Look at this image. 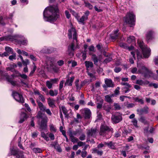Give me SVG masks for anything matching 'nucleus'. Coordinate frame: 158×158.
<instances>
[{
	"instance_id": "nucleus-1",
	"label": "nucleus",
	"mask_w": 158,
	"mask_h": 158,
	"mask_svg": "<svg viewBox=\"0 0 158 158\" xmlns=\"http://www.w3.org/2000/svg\"><path fill=\"white\" fill-rule=\"evenodd\" d=\"M59 10L57 5L50 6L45 8L44 13V19L45 21L53 23L59 17Z\"/></svg>"
},
{
	"instance_id": "nucleus-2",
	"label": "nucleus",
	"mask_w": 158,
	"mask_h": 158,
	"mask_svg": "<svg viewBox=\"0 0 158 158\" xmlns=\"http://www.w3.org/2000/svg\"><path fill=\"white\" fill-rule=\"evenodd\" d=\"M45 112L49 116H51L52 114L50 110L47 108L42 103L40 102V129L45 130L46 129L47 123L48 121V118Z\"/></svg>"
},
{
	"instance_id": "nucleus-3",
	"label": "nucleus",
	"mask_w": 158,
	"mask_h": 158,
	"mask_svg": "<svg viewBox=\"0 0 158 158\" xmlns=\"http://www.w3.org/2000/svg\"><path fill=\"white\" fill-rule=\"evenodd\" d=\"M72 35L74 43H75L74 40H75L76 43V47H75V49L77 48H78L79 47L78 45V43L77 40V35L76 30L73 27H72L68 30V36L69 39L72 38Z\"/></svg>"
},
{
	"instance_id": "nucleus-4",
	"label": "nucleus",
	"mask_w": 158,
	"mask_h": 158,
	"mask_svg": "<svg viewBox=\"0 0 158 158\" xmlns=\"http://www.w3.org/2000/svg\"><path fill=\"white\" fill-rule=\"evenodd\" d=\"M139 46L142 49L143 57L144 58H148L150 55L151 50L148 47L144 45L143 42L139 43Z\"/></svg>"
},
{
	"instance_id": "nucleus-5",
	"label": "nucleus",
	"mask_w": 158,
	"mask_h": 158,
	"mask_svg": "<svg viewBox=\"0 0 158 158\" xmlns=\"http://www.w3.org/2000/svg\"><path fill=\"white\" fill-rule=\"evenodd\" d=\"M124 19L125 22L130 24L131 27L135 25V16L132 13H128Z\"/></svg>"
},
{
	"instance_id": "nucleus-6",
	"label": "nucleus",
	"mask_w": 158,
	"mask_h": 158,
	"mask_svg": "<svg viewBox=\"0 0 158 158\" xmlns=\"http://www.w3.org/2000/svg\"><path fill=\"white\" fill-rule=\"evenodd\" d=\"M112 129L110 127L107 126L105 124H101L100 128L99 134L103 136H105Z\"/></svg>"
},
{
	"instance_id": "nucleus-7",
	"label": "nucleus",
	"mask_w": 158,
	"mask_h": 158,
	"mask_svg": "<svg viewBox=\"0 0 158 158\" xmlns=\"http://www.w3.org/2000/svg\"><path fill=\"white\" fill-rule=\"evenodd\" d=\"M10 154H9V156L13 155L16 156V158H24V155L23 154V152H19L18 149H10Z\"/></svg>"
},
{
	"instance_id": "nucleus-8",
	"label": "nucleus",
	"mask_w": 158,
	"mask_h": 158,
	"mask_svg": "<svg viewBox=\"0 0 158 158\" xmlns=\"http://www.w3.org/2000/svg\"><path fill=\"white\" fill-rule=\"evenodd\" d=\"M111 119L114 123H119L122 120V114L117 112L112 116Z\"/></svg>"
},
{
	"instance_id": "nucleus-9",
	"label": "nucleus",
	"mask_w": 158,
	"mask_h": 158,
	"mask_svg": "<svg viewBox=\"0 0 158 158\" xmlns=\"http://www.w3.org/2000/svg\"><path fill=\"white\" fill-rule=\"evenodd\" d=\"M56 61V60L54 57L50 56L46 57L45 62L48 68L52 67Z\"/></svg>"
},
{
	"instance_id": "nucleus-10",
	"label": "nucleus",
	"mask_w": 158,
	"mask_h": 158,
	"mask_svg": "<svg viewBox=\"0 0 158 158\" xmlns=\"http://www.w3.org/2000/svg\"><path fill=\"white\" fill-rule=\"evenodd\" d=\"M12 95L14 98L17 101L22 103H24V99L21 94H19L16 92L13 91Z\"/></svg>"
},
{
	"instance_id": "nucleus-11",
	"label": "nucleus",
	"mask_w": 158,
	"mask_h": 158,
	"mask_svg": "<svg viewBox=\"0 0 158 158\" xmlns=\"http://www.w3.org/2000/svg\"><path fill=\"white\" fill-rule=\"evenodd\" d=\"M81 112L85 119H88L90 118L91 112L89 108H85L82 109L81 110Z\"/></svg>"
},
{
	"instance_id": "nucleus-12",
	"label": "nucleus",
	"mask_w": 158,
	"mask_h": 158,
	"mask_svg": "<svg viewBox=\"0 0 158 158\" xmlns=\"http://www.w3.org/2000/svg\"><path fill=\"white\" fill-rule=\"evenodd\" d=\"M121 84L123 86H124L122 88V90H123L124 92L126 94L127 93L130 91V89L131 87V85L129 84L127 82H121Z\"/></svg>"
},
{
	"instance_id": "nucleus-13",
	"label": "nucleus",
	"mask_w": 158,
	"mask_h": 158,
	"mask_svg": "<svg viewBox=\"0 0 158 158\" xmlns=\"http://www.w3.org/2000/svg\"><path fill=\"white\" fill-rule=\"evenodd\" d=\"M97 129L96 128H92L88 131L87 133V136L88 138L91 136L94 137L96 136Z\"/></svg>"
},
{
	"instance_id": "nucleus-14",
	"label": "nucleus",
	"mask_w": 158,
	"mask_h": 158,
	"mask_svg": "<svg viewBox=\"0 0 158 158\" xmlns=\"http://www.w3.org/2000/svg\"><path fill=\"white\" fill-rule=\"evenodd\" d=\"M143 76L147 78H149L153 76V78L154 79L157 80L158 79V76L156 75H154L153 73L149 70L144 73Z\"/></svg>"
},
{
	"instance_id": "nucleus-15",
	"label": "nucleus",
	"mask_w": 158,
	"mask_h": 158,
	"mask_svg": "<svg viewBox=\"0 0 158 158\" xmlns=\"http://www.w3.org/2000/svg\"><path fill=\"white\" fill-rule=\"evenodd\" d=\"M75 50L74 42L72 43L68 47V52L69 54L71 56L73 55V52Z\"/></svg>"
},
{
	"instance_id": "nucleus-16",
	"label": "nucleus",
	"mask_w": 158,
	"mask_h": 158,
	"mask_svg": "<svg viewBox=\"0 0 158 158\" xmlns=\"http://www.w3.org/2000/svg\"><path fill=\"white\" fill-rule=\"evenodd\" d=\"M16 38H21V36L18 35L13 36L9 35L7 36H4L3 38L6 40H9L12 41L14 40H15Z\"/></svg>"
},
{
	"instance_id": "nucleus-17",
	"label": "nucleus",
	"mask_w": 158,
	"mask_h": 158,
	"mask_svg": "<svg viewBox=\"0 0 158 158\" xmlns=\"http://www.w3.org/2000/svg\"><path fill=\"white\" fill-rule=\"evenodd\" d=\"M81 132H82V130L77 129L75 131H70L69 132V135L70 137L78 135H80Z\"/></svg>"
},
{
	"instance_id": "nucleus-18",
	"label": "nucleus",
	"mask_w": 158,
	"mask_h": 158,
	"mask_svg": "<svg viewBox=\"0 0 158 158\" xmlns=\"http://www.w3.org/2000/svg\"><path fill=\"white\" fill-rule=\"evenodd\" d=\"M118 30L117 29L116 30L114 31L110 35V36L111 39L113 40H114L117 39L118 35Z\"/></svg>"
},
{
	"instance_id": "nucleus-19",
	"label": "nucleus",
	"mask_w": 158,
	"mask_h": 158,
	"mask_svg": "<svg viewBox=\"0 0 158 158\" xmlns=\"http://www.w3.org/2000/svg\"><path fill=\"white\" fill-rule=\"evenodd\" d=\"M76 15L77 16H75V18L78 22L80 24H85V21L87 19H86L85 17L83 15L81 18L79 19V17L78 16V15L77 14H76Z\"/></svg>"
},
{
	"instance_id": "nucleus-20",
	"label": "nucleus",
	"mask_w": 158,
	"mask_h": 158,
	"mask_svg": "<svg viewBox=\"0 0 158 158\" xmlns=\"http://www.w3.org/2000/svg\"><path fill=\"white\" fill-rule=\"evenodd\" d=\"M153 32L152 31H148L146 34V38L147 41H149L153 38Z\"/></svg>"
},
{
	"instance_id": "nucleus-21",
	"label": "nucleus",
	"mask_w": 158,
	"mask_h": 158,
	"mask_svg": "<svg viewBox=\"0 0 158 158\" xmlns=\"http://www.w3.org/2000/svg\"><path fill=\"white\" fill-rule=\"evenodd\" d=\"M105 84L108 87H113L114 86V85L111 79L106 78L105 80Z\"/></svg>"
},
{
	"instance_id": "nucleus-22",
	"label": "nucleus",
	"mask_w": 158,
	"mask_h": 158,
	"mask_svg": "<svg viewBox=\"0 0 158 158\" xmlns=\"http://www.w3.org/2000/svg\"><path fill=\"white\" fill-rule=\"evenodd\" d=\"M27 118V114L25 112H22L20 117V119L19 122V123H22Z\"/></svg>"
},
{
	"instance_id": "nucleus-23",
	"label": "nucleus",
	"mask_w": 158,
	"mask_h": 158,
	"mask_svg": "<svg viewBox=\"0 0 158 158\" xmlns=\"http://www.w3.org/2000/svg\"><path fill=\"white\" fill-rule=\"evenodd\" d=\"M136 84L140 85H146L149 84V82L147 80L143 81L141 79H138L136 81Z\"/></svg>"
},
{
	"instance_id": "nucleus-24",
	"label": "nucleus",
	"mask_w": 158,
	"mask_h": 158,
	"mask_svg": "<svg viewBox=\"0 0 158 158\" xmlns=\"http://www.w3.org/2000/svg\"><path fill=\"white\" fill-rule=\"evenodd\" d=\"M85 64L87 71H89L91 68H93L94 66L93 62L89 61H85Z\"/></svg>"
},
{
	"instance_id": "nucleus-25",
	"label": "nucleus",
	"mask_w": 158,
	"mask_h": 158,
	"mask_svg": "<svg viewBox=\"0 0 158 158\" xmlns=\"http://www.w3.org/2000/svg\"><path fill=\"white\" fill-rule=\"evenodd\" d=\"M74 78L75 77L74 76H73L70 78H68L67 79L64 84L65 85L72 86V82L74 80Z\"/></svg>"
},
{
	"instance_id": "nucleus-26",
	"label": "nucleus",
	"mask_w": 158,
	"mask_h": 158,
	"mask_svg": "<svg viewBox=\"0 0 158 158\" xmlns=\"http://www.w3.org/2000/svg\"><path fill=\"white\" fill-rule=\"evenodd\" d=\"M55 102V100L54 99L49 98L48 100V104L49 106L52 108L56 107Z\"/></svg>"
},
{
	"instance_id": "nucleus-27",
	"label": "nucleus",
	"mask_w": 158,
	"mask_h": 158,
	"mask_svg": "<svg viewBox=\"0 0 158 158\" xmlns=\"http://www.w3.org/2000/svg\"><path fill=\"white\" fill-rule=\"evenodd\" d=\"M114 97V94L106 95L105 97V100L108 102L112 103L113 102V100L111 98Z\"/></svg>"
},
{
	"instance_id": "nucleus-28",
	"label": "nucleus",
	"mask_w": 158,
	"mask_h": 158,
	"mask_svg": "<svg viewBox=\"0 0 158 158\" xmlns=\"http://www.w3.org/2000/svg\"><path fill=\"white\" fill-rule=\"evenodd\" d=\"M105 144L107 145L110 148L113 149H115L114 146L115 143L112 141H110L109 142H105Z\"/></svg>"
},
{
	"instance_id": "nucleus-29",
	"label": "nucleus",
	"mask_w": 158,
	"mask_h": 158,
	"mask_svg": "<svg viewBox=\"0 0 158 158\" xmlns=\"http://www.w3.org/2000/svg\"><path fill=\"white\" fill-rule=\"evenodd\" d=\"M92 56V59L93 61L94 64L96 65H98V63L99 61H100L99 59H98V57L96 55L94 54H93Z\"/></svg>"
},
{
	"instance_id": "nucleus-30",
	"label": "nucleus",
	"mask_w": 158,
	"mask_h": 158,
	"mask_svg": "<svg viewBox=\"0 0 158 158\" xmlns=\"http://www.w3.org/2000/svg\"><path fill=\"white\" fill-rule=\"evenodd\" d=\"M148 69L145 66H143L141 67V69L138 70V72L140 73H141L143 75L144 73L146 72Z\"/></svg>"
},
{
	"instance_id": "nucleus-31",
	"label": "nucleus",
	"mask_w": 158,
	"mask_h": 158,
	"mask_svg": "<svg viewBox=\"0 0 158 158\" xmlns=\"http://www.w3.org/2000/svg\"><path fill=\"white\" fill-rule=\"evenodd\" d=\"M61 109L62 111L65 115V117L66 118H68L69 117V114L68 113V111L65 107L64 106H62L61 107Z\"/></svg>"
},
{
	"instance_id": "nucleus-32",
	"label": "nucleus",
	"mask_w": 158,
	"mask_h": 158,
	"mask_svg": "<svg viewBox=\"0 0 158 158\" xmlns=\"http://www.w3.org/2000/svg\"><path fill=\"white\" fill-rule=\"evenodd\" d=\"M88 49L89 51V54L90 55L93 54L91 52H95V48L93 45L89 46L88 48Z\"/></svg>"
},
{
	"instance_id": "nucleus-33",
	"label": "nucleus",
	"mask_w": 158,
	"mask_h": 158,
	"mask_svg": "<svg viewBox=\"0 0 158 158\" xmlns=\"http://www.w3.org/2000/svg\"><path fill=\"white\" fill-rule=\"evenodd\" d=\"M1 73V76L2 78H5L7 81L8 79L10 78L9 76L8 75L7 73L0 71V73Z\"/></svg>"
},
{
	"instance_id": "nucleus-34",
	"label": "nucleus",
	"mask_w": 158,
	"mask_h": 158,
	"mask_svg": "<svg viewBox=\"0 0 158 158\" xmlns=\"http://www.w3.org/2000/svg\"><path fill=\"white\" fill-rule=\"evenodd\" d=\"M54 148L57 150V151L59 152H62V149L59 145L57 143H55L53 145Z\"/></svg>"
},
{
	"instance_id": "nucleus-35",
	"label": "nucleus",
	"mask_w": 158,
	"mask_h": 158,
	"mask_svg": "<svg viewBox=\"0 0 158 158\" xmlns=\"http://www.w3.org/2000/svg\"><path fill=\"white\" fill-rule=\"evenodd\" d=\"M58 94V91L57 90H54L53 91L52 90H50L49 92V94L52 96H56Z\"/></svg>"
},
{
	"instance_id": "nucleus-36",
	"label": "nucleus",
	"mask_w": 158,
	"mask_h": 158,
	"mask_svg": "<svg viewBox=\"0 0 158 158\" xmlns=\"http://www.w3.org/2000/svg\"><path fill=\"white\" fill-rule=\"evenodd\" d=\"M7 81L13 86H18L19 85L16 81L12 80L10 78L8 79Z\"/></svg>"
},
{
	"instance_id": "nucleus-37",
	"label": "nucleus",
	"mask_w": 158,
	"mask_h": 158,
	"mask_svg": "<svg viewBox=\"0 0 158 158\" xmlns=\"http://www.w3.org/2000/svg\"><path fill=\"white\" fill-rule=\"evenodd\" d=\"M135 37L133 36H129L128 37L127 41L128 43H131L135 40Z\"/></svg>"
},
{
	"instance_id": "nucleus-38",
	"label": "nucleus",
	"mask_w": 158,
	"mask_h": 158,
	"mask_svg": "<svg viewBox=\"0 0 158 158\" xmlns=\"http://www.w3.org/2000/svg\"><path fill=\"white\" fill-rule=\"evenodd\" d=\"M5 50L9 54L13 53V49L9 47H5Z\"/></svg>"
},
{
	"instance_id": "nucleus-39",
	"label": "nucleus",
	"mask_w": 158,
	"mask_h": 158,
	"mask_svg": "<svg viewBox=\"0 0 158 158\" xmlns=\"http://www.w3.org/2000/svg\"><path fill=\"white\" fill-rule=\"evenodd\" d=\"M19 44H21L23 45H26L27 44V40H24L22 41L21 40H19L18 41Z\"/></svg>"
},
{
	"instance_id": "nucleus-40",
	"label": "nucleus",
	"mask_w": 158,
	"mask_h": 158,
	"mask_svg": "<svg viewBox=\"0 0 158 158\" xmlns=\"http://www.w3.org/2000/svg\"><path fill=\"white\" fill-rule=\"evenodd\" d=\"M84 1V3L85 5V6L89 8L90 9H92L93 8V6L89 3L88 2H86L85 0H83Z\"/></svg>"
},
{
	"instance_id": "nucleus-41",
	"label": "nucleus",
	"mask_w": 158,
	"mask_h": 158,
	"mask_svg": "<svg viewBox=\"0 0 158 158\" xmlns=\"http://www.w3.org/2000/svg\"><path fill=\"white\" fill-rule=\"evenodd\" d=\"M80 136L79 138V139L81 141L84 140L85 139V135L82 132H81Z\"/></svg>"
},
{
	"instance_id": "nucleus-42",
	"label": "nucleus",
	"mask_w": 158,
	"mask_h": 158,
	"mask_svg": "<svg viewBox=\"0 0 158 158\" xmlns=\"http://www.w3.org/2000/svg\"><path fill=\"white\" fill-rule=\"evenodd\" d=\"M112 60V58L111 57H108L104 60L103 63H107L111 61Z\"/></svg>"
},
{
	"instance_id": "nucleus-43",
	"label": "nucleus",
	"mask_w": 158,
	"mask_h": 158,
	"mask_svg": "<svg viewBox=\"0 0 158 158\" xmlns=\"http://www.w3.org/2000/svg\"><path fill=\"white\" fill-rule=\"evenodd\" d=\"M120 87H118L115 89V90L114 91V96H116L118 95L119 94V90Z\"/></svg>"
},
{
	"instance_id": "nucleus-44",
	"label": "nucleus",
	"mask_w": 158,
	"mask_h": 158,
	"mask_svg": "<svg viewBox=\"0 0 158 158\" xmlns=\"http://www.w3.org/2000/svg\"><path fill=\"white\" fill-rule=\"evenodd\" d=\"M46 85L48 89H50L52 88V84L50 81H47L46 82Z\"/></svg>"
},
{
	"instance_id": "nucleus-45",
	"label": "nucleus",
	"mask_w": 158,
	"mask_h": 158,
	"mask_svg": "<svg viewBox=\"0 0 158 158\" xmlns=\"http://www.w3.org/2000/svg\"><path fill=\"white\" fill-rule=\"evenodd\" d=\"M50 130L51 131L55 132L56 129L53 124H50L49 125Z\"/></svg>"
},
{
	"instance_id": "nucleus-46",
	"label": "nucleus",
	"mask_w": 158,
	"mask_h": 158,
	"mask_svg": "<svg viewBox=\"0 0 158 158\" xmlns=\"http://www.w3.org/2000/svg\"><path fill=\"white\" fill-rule=\"evenodd\" d=\"M119 46L120 47L127 49V44L124 43H120L119 44Z\"/></svg>"
},
{
	"instance_id": "nucleus-47",
	"label": "nucleus",
	"mask_w": 158,
	"mask_h": 158,
	"mask_svg": "<svg viewBox=\"0 0 158 158\" xmlns=\"http://www.w3.org/2000/svg\"><path fill=\"white\" fill-rule=\"evenodd\" d=\"M71 139V141L73 143L77 142L78 141V139L74 136L70 137Z\"/></svg>"
},
{
	"instance_id": "nucleus-48",
	"label": "nucleus",
	"mask_w": 158,
	"mask_h": 158,
	"mask_svg": "<svg viewBox=\"0 0 158 158\" xmlns=\"http://www.w3.org/2000/svg\"><path fill=\"white\" fill-rule=\"evenodd\" d=\"M135 106V104L133 103H130L127 102L126 106L128 108H132Z\"/></svg>"
},
{
	"instance_id": "nucleus-49",
	"label": "nucleus",
	"mask_w": 158,
	"mask_h": 158,
	"mask_svg": "<svg viewBox=\"0 0 158 158\" xmlns=\"http://www.w3.org/2000/svg\"><path fill=\"white\" fill-rule=\"evenodd\" d=\"M41 136L44 139L47 141H48L49 140L48 137L43 132L41 133Z\"/></svg>"
},
{
	"instance_id": "nucleus-50",
	"label": "nucleus",
	"mask_w": 158,
	"mask_h": 158,
	"mask_svg": "<svg viewBox=\"0 0 158 158\" xmlns=\"http://www.w3.org/2000/svg\"><path fill=\"white\" fill-rule=\"evenodd\" d=\"M6 69L7 70L11 71L12 72H15V73L16 74L17 73H18V71H16V70L13 69H12V67H8L6 68Z\"/></svg>"
},
{
	"instance_id": "nucleus-51",
	"label": "nucleus",
	"mask_w": 158,
	"mask_h": 158,
	"mask_svg": "<svg viewBox=\"0 0 158 158\" xmlns=\"http://www.w3.org/2000/svg\"><path fill=\"white\" fill-rule=\"evenodd\" d=\"M16 54L14 53L13 55L10 56L9 57V59L11 60H12L13 59H16Z\"/></svg>"
},
{
	"instance_id": "nucleus-52",
	"label": "nucleus",
	"mask_w": 158,
	"mask_h": 158,
	"mask_svg": "<svg viewBox=\"0 0 158 158\" xmlns=\"http://www.w3.org/2000/svg\"><path fill=\"white\" fill-rule=\"evenodd\" d=\"M137 122V121L135 119H133L132 121V122L133 123V125L136 127H138Z\"/></svg>"
},
{
	"instance_id": "nucleus-53",
	"label": "nucleus",
	"mask_w": 158,
	"mask_h": 158,
	"mask_svg": "<svg viewBox=\"0 0 158 158\" xmlns=\"http://www.w3.org/2000/svg\"><path fill=\"white\" fill-rule=\"evenodd\" d=\"M16 74H18L19 76H20L21 78L24 79H26L27 78V76L24 74H21L19 73L18 72V73H17Z\"/></svg>"
},
{
	"instance_id": "nucleus-54",
	"label": "nucleus",
	"mask_w": 158,
	"mask_h": 158,
	"mask_svg": "<svg viewBox=\"0 0 158 158\" xmlns=\"http://www.w3.org/2000/svg\"><path fill=\"white\" fill-rule=\"evenodd\" d=\"M100 103H98L97 107L98 109H101L102 106L103 101H101Z\"/></svg>"
},
{
	"instance_id": "nucleus-55",
	"label": "nucleus",
	"mask_w": 158,
	"mask_h": 158,
	"mask_svg": "<svg viewBox=\"0 0 158 158\" xmlns=\"http://www.w3.org/2000/svg\"><path fill=\"white\" fill-rule=\"evenodd\" d=\"M41 52L43 53H51V51L49 49H46L44 50H42Z\"/></svg>"
},
{
	"instance_id": "nucleus-56",
	"label": "nucleus",
	"mask_w": 158,
	"mask_h": 158,
	"mask_svg": "<svg viewBox=\"0 0 158 158\" xmlns=\"http://www.w3.org/2000/svg\"><path fill=\"white\" fill-rule=\"evenodd\" d=\"M87 155V152L85 151H82L81 152V156L83 158H85Z\"/></svg>"
},
{
	"instance_id": "nucleus-57",
	"label": "nucleus",
	"mask_w": 158,
	"mask_h": 158,
	"mask_svg": "<svg viewBox=\"0 0 158 158\" xmlns=\"http://www.w3.org/2000/svg\"><path fill=\"white\" fill-rule=\"evenodd\" d=\"M121 70V68L119 67H115L114 69V71L116 73H118L120 72Z\"/></svg>"
},
{
	"instance_id": "nucleus-58",
	"label": "nucleus",
	"mask_w": 158,
	"mask_h": 158,
	"mask_svg": "<svg viewBox=\"0 0 158 158\" xmlns=\"http://www.w3.org/2000/svg\"><path fill=\"white\" fill-rule=\"evenodd\" d=\"M65 14L66 18L69 19L71 16V15L69 14V12L68 10H65Z\"/></svg>"
},
{
	"instance_id": "nucleus-59",
	"label": "nucleus",
	"mask_w": 158,
	"mask_h": 158,
	"mask_svg": "<svg viewBox=\"0 0 158 158\" xmlns=\"http://www.w3.org/2000/svg\"><path fill=\"white\" fill-rule=\"evenodd\" d=\"M114 108L116 110H119L121 108L120 106L117 103H114Z\"/></svg>"
},
{
	"instance_id": "nucleus-60",
	"label": "nucleus",
	"mask_w": 158,
	"mask_h": 158,
	"mask_svg": "<svg viewBox=\"0 0 158 158\" xmlns=\"http://www.w3.org/2000/svg\"><path fill=\"white\" fill-rule=\"evenodd\" d=\"M58 81V79L57 78H55L54 79H51L50 81L53 84L56 83Z\"/></svg>"
},
{
	"instance_id": "nucleus-61",
	"label": "nucleus",
	"mask_w": 158,
	"mask_h": 158,
	"mask_svg": "<svg viewBox=\"0 0 158 158\" xmlns=\"http://www.w3.org/2000/svg\"><path fill=\"white\" fill-rule=\"evenodd\" d=\"M149 86H153L155 88H157L158 87V84L156 83H151L149 84Z\"/></svg>"
},
{
	"instance_id": "nucleus-62",
	"label": "nucleus",
	"mask_w": 158,
	"mask_h": 158,
	"mask_svg": "<svg viewBox=\"0 0 158 158\" xmlns=\"http://www.w3.org/2000/svg\"><path fill=\"white\" fill-rule=\"evenodd\" d=\"M22 63L24 66H26L27 64H29V62L28 59H26L25 60H24Z\"/></svg>"
},
{
	"instance_id": "nucleus-63",
	"label": "nucleus",
	"mask_w": 158,
	"mask_h": 158,
	"mask_svg": "<svg viewBox=\"0 0 158 158\" xmlns=\"http://www.w3.org/2000/svg\"><path fill=\"white\" fill-rule=\"evenodd\" d=\"M58 64L60 66H61L64 64V61L62 60H60L57 62Z\"/></svg>"
},
{
	"instance_id": "nucleus-64",
	"label": "nucleus",
	"mask_w": 158,
	"mask_h": 158,
	"mask_svg": "<svg viewBox=\"0 0 158 158\" xmlns=\"http://www.w3.org/2000/svg\"><path fill=\"white\" fill-rule=\"evenodd\" d=\"M154 61L155 64L158 66V56L155 57Z\"/></svg>"
}]
</instances>
